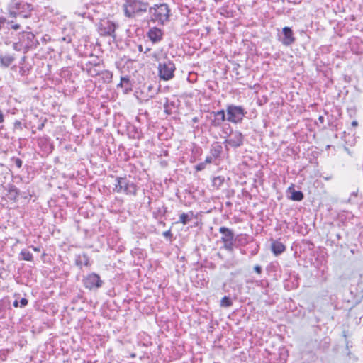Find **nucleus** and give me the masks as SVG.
Listing matches in <instances>:
<instances>
[{"label":"nucleus","instance_id":"b1692460","mask_svg":"<svg viewBox=\"0 0 363 363\" xmlns=\"http://www.w3.org/2000/svg\"><path fill=\"white\" fill-rule=\"evenodd\" d=\"M99 76L104 83H110L112 80L113 73L108 70H101Z\"/></svg>","mask_w":363,"mask_h":363},{"label":"nucleus","instance_id":"9d476101","mask_svg":"<svg viewBox=\"0 0 363 363\" xmlns=\"http://www.w3.org/2000/svg\"><path fill=\"white\" fill-rule=\"evenodd\" d=\"M243 142L244 135L242 133L238 130H232L229 134L228 138L225 140L224 144L226 149H228V145L233 148H238L243 145Z\"/></svg>","mask_w":363,"mask_h":363},{"label":"nucleus","instance_id":"39448f33","mask_svg":"<svg viewBox=\"0 0 363 363\" xmlns=\"http://www.w3.org/2000/svg\"><path fill=\"white\" fill-rule=\"evenodd\" d=\"M118 28V24L108 19L103 18L96 23V28L99 34L102 37L116 38V30Z\"/></svg>","mask_w":363,"mask_h":363},{"label":"nucleus","instance_id":"864d4df0","mask_svg":"<svg viewBox=\"0 0 363 363\" xmlns=\"http://www.w3.org/2000/svg\"><path fill=\"white\" fill-rule=\"evenodd\" d=\"M318 120H319V121L320 123H323L324 122V117L320 116H319Z\"/></svg>","mask_w":363,"mask_h":363},{"label":"nucleus","instance_id":"72a5a7b5","mask_svg":"<svg viewBox=\"0 0 363 363\" xmlns=\"http://www.w3.org/2000/svg\"><path fill=\"white\" fill-rule=\"evenodd\" d=\"M220 14L225 16V17H233V12L229 11L228 9V6H223L221 8Z\"/></svg>","mask_w":363,"mask_h":363},{"label":"nucleus","instance_id":"de8ad7c7","mask_svg":"<svg viewBox=\"0 0 363 363\" xmlns=\"http://www.w3.org/2000/svg\"><path fill=\"white\" fill-rule=\"evenodd\" d=\"M324 342H324V347H325V349H328V347H329V345H330V340H329V339H328V338H325V339H324Z\"/></svg>","mask_w":363,"mask_h":363},{"label":"nucleus","instance_id":"20e7f679","mask_svg":"<svg viewBox=\"0 0 363 363\" xmlns=\"http://www.w3.org/2000/svg\"><path fill=\"white\" fill-rule=\"evenodd\" d=\"M157 69L159 77L164 81H168L174 77L176 67L173 61L166 56L159 62Z\"/></svg>","mask_w":363,"mask_h":363},{"label":"nucleus","instance_id":"c03bdc74","mask_svg":"<svg viewBox=\"0 0 363 363\" xmlns=\"http://www.w3.org/2000/svg\"><path fill=\"white\" fill-rule=\"evenodd\" d=\"M150 56L155 61L160 60V55L158 52H154V53L151 54Z\"/></svg>","mask_w":363,"mask_h":363},{"label":"nucleus","instance_id":"dca6fc26","mask_svg":"<svg viewBox=\"0 0 363 363\" xmlns=\"http://www.w3.org/2000/svg\"><path fill=\"white\" fill-rule=\"evenodd\" d=\"M167 210L164 204H157L152 211L153 217L155 219H162L167 213Z\"/></svg>","mask_w":363,"mask_h":363},{"label":"nucleus","instance_id":"412c9836","mask_svg":"<svg viewBox=\"0 0 363 363\" xmlns=\"http://www.w3.org/2000/svg\"><path fill=\"white\" fill-rule=\"evenodd\" d=\"M196 218L197 216L194 214L192 211H189L188 213H182L179 216V220L178 223H181L183 225H186L192 218Z\"/></svg>","mask_w":363,"mask_h":363},{"label":"nucleus","instance_id":"8fccbe9b","mask_svg":"<svg viewBox=\"0 0 363 363\" xmlns=\"http://www.w3.org/2000/svg\"><path fill=\"white\" fill-rule=\"evenodd\" d=\"M351 125L355 128L358 125V122L357 121H353L351 123Z\"/></svg>","mask_w":363,"mask_h":363},{"label":"nucleus","instance_id":"2f4dec72","mask_svg":"<svg viewBox=\"0 0 363 363\" xmlns=\"http://www.w3.org/2000/svg\"><path fill=\"white\" fill-rule=\"evenodd\" d=\"M6 23L8 26H9V28H11L14 30H18L21 28V24L13 20L6 21Z\"/></svg>","mask_w":363,"mask_h":363},{"label":"nucleus","instance_id":"7ed1b4c3","mask_svg":"<svg viewBox=\"0 0 363 363\" xmlns=\"http://www.w3.org/2000/svg\"><path fill=\"white\" fill-rule=\"evenodd\" d=\"M33 9V5L26 1L13 2L9 6V15L13 18L21 16L23 18H27L30 16Z\"/></svg>","mask_w":363,"mask_h":363},{"label":"nucleus","instance_id":"ea45409f","mask_svg":"<svg viewBox=\"0 0 363 363\" xmlns=\"http://www.w3.org/2000/svg\"><path fill=\"white\" fill-rule=\"evenodd\" d=\"M205 167H206V164L203 162H201L195 167V169L196 171H201V170L204 169Z\"/></svg>","mask_w":363,"mask_h":363},{"label":"nucleus","instance_id":"f8f14e48","mask_svg":"<svg viewBox=\"0 0 363 363\" xmlns=\"http://www.w3.org/2000/svg\"><path fill=\"white\" fill-rule=\"evenodd\" d=\"M147 36L152 43H158L163 39L164 31L157 27H152L147 32Z\"/></svg>","mask_w":363,"mask_h":363},{"label":"nucleus","instance_id":"bb28decb","mask_svg":"<svg viewBox=\"0 0 363 363\" xmlns=\"http://www.w3.org/2000/svg\"><path fill=\"white\" fill-rule=\"evenodd\" d=\"M303 194L301 191L294 190L291 195V199L296 201H301L303 199Z\"/></svg>","mask_w":363,"mask_h":363},{"label":"nucleus","instance_id":"603ef678","mask_svg":"<svg viewBox=\"0 0 363 363\" xmlns=\"http://www.w3.org/2000/svg\"><path fill=\"white\" fill-rule=\"evenodd\" d=\"M335 237L337 238V240H340L341 239V235L340 233H336Z\"/></svg>","mask_w":363,"mask_h":363},{"label":"nucleus","instance_id":"0eeeda50","mask_svg":"<svg viewBox=\"0 0 363 363\" xmlns=\"http://www.w3.org/2000/svg\"><path fill=\"white\" fill-rule=\"evenodd\" d=\"M117 183L115 184L113 190L118 193L124 192L129 195H136L137 186L128 180L125 177H117Z\"/></svg>","mask_w":363,"mask_h":363},{"label":"nucleus","instance_id":"f704fd0d","mask_svg":"<svg viewBox=\"0 0 363 363\" xmlns=\"http://www.w3.org/2000/svg\"><path fill=\"white\" fill-rule=\"evenodd\" d=\"M13 48L15 50L21 51V50H26V48L23 46V44L21 43V40H18V42L13 43Z\"/></svg>","mask_w":363,"mask_h":363},{"label":"nucleus","instance_id":"052dcab7","mask_svg":"<svg viewBox=\"0 0 363 363\" xmlns=\"http://www.w3.org/2000/svg\"><path fill=\"white\" fill-rule=\"evenodd\" d=\"M193 121L196 122V121H197V118H194L193 119Z\"/></svg>","mask_w":363,"mask_h":363},{"label":"nucleus","instance_id":"f257e3e1","mask_svg":"<svg viewBox=\"0 0 363 363\" xmlns=\"http://www.w3.org/2000/svg\"><path fill=\"white\" fill-rule=\"evenodd\" d=\"M149 3L142 0H125L122 5L124 16L128 18H134L147 11Z\"/></svg>","mask_w":363,"mask_h":363},{"label":"nucleus","instance_id":"f3484780","mask_svg":"<svg viewBox=\"0 0 363 363\" xmlns=\"http://www.w3.org/2000/svg\"><path fill=\"white\" fill-rule=\"evenodd\" d=\"M75 264L80 268H82V266L90 267L91 263L89 257L85 253L77 255L75 257Z\"/></svg>","mask_w":363,"mask_h":363},{"label":"nucleus","instance_id":"a18cd8bd","mask_svg":"<svg viewBox=\"0 0 363 363\" xmlns=\"http://www.w3.org/2000/svg\"><path fill=\"white\" fill-rule=\"evenodd\" d=\"M254 270H255V272H256L259 274H260L262 273V267L259 266V265H255L254 267Z\"/></svg>","mask_w":363,"mask_h":363},{"label":"nucleus","instance_id":"6e6d98bb","mask_svg":"<svg viewBox=\"0 0 363 363\" xmlns=\"http://www.w3.org/2000/svg\"><path fill=\"white\" fill-rule=\"evenodd\" d=\"M331 178H332V177H331V176H329V177H323V179H324L325 180H326V181L330 180Z\"/></svg>","mask_w":363,"mask_h":363},{"label":"nucleus","instance_id":"9b49d317","mask_svg":"<svg viewBox=\"0 0 363 363\" xmlns=\"http://www.w3.org/2000/svg\"><path fill=\"white\" fill-rule=\"evenodd\" d=\"M18 40L26 50L36 48L38 42L35 35L31 32H22L18 34Z\"/></svg>","mask_w":363,"mask_h":363},{"label":"nucleus","instance_id":"c756f323","mask_svg":"<svg viewBox=\"0 0 363 363\" xmlns=\"http://www.w3.org/2000/svg\"><path fill=\"white\" fill-rule=\"evenodd\" d=\"M83 71L86 72L89 76L95 77L96 76H99L101 70L99 69L98 67H92Z\"/></svg>","mask_w":363,"mask_h":363},{"label":"nucleus","instance_id":"a211bd4d","mask_svg":"<svg viewBox=\"0 0 363 363\" xmlns=\"http://www.w3.org/2000/svg\"><path fill=\"white\" fill-rule=\"evenodd\" d=\"M15 60L16 57L13 55H0V67L7 68L15 61Z\"/></svg>","mask_w":363,"mask_h":363},{"label":"nucleus","instance_id":"ddd939ff","mask_svg":"<svg viewBox=\"0 0 363 363\" xmlns=\"http://www.w3.org/2000/svg\"><path fill=\"white\" fill-rule=\"evenodd\" d=\"M283 38L281 40L282 44L285 46H289L296 40L294 36L293 30L289 27H284L282 30Z\"/></svg>","mask_w":363,"mask_h":363},{"label":"nucleus","instance_id":"3c124183","mask_svg":"<svg viewBox=\"0 0 363 363\" xmlns=\"http://www.w3.org/2000/svg\"><path fill=\"white\" fill-rule=\"evenodd\" d=\"M26 56H23V57L21 58V61H20V64H21V65H23V64L24 63V62H25V60H26Z\"/></svg>","mask_w":363,"mask_h":363},{"label":"nucleus","instance_id":"69168bd1","mask_svg":"<svg viewBox=\"0 0 363 363\" xmlns=\"http://www.w3.org/2000/svg\"><path fill=\"white\" fill-rule=\"evenodd\" d=\"M13 2H16V1H15L16 0H13Z\"/></svg>","mask_w":363,"mask_h":363},{"label":"nucleus","instance_id":"6e6552de","mask_svg":"<svg viewBox=\"0 0 363 363\" xmlns=\"http://www.w3.org/2000/svg\"><path fill=\"white\" fill-rule=\"evenodd\" d=\"M218 231L222 235L220 240L223 243V248L228 252H233L234 242L235 241V234L233 230L225 226H221Z\"/></svg>","mask_w":363,"mask_h":363},{"label":"nucleus","instance_id":"58836bf2","mask_svg":"<svg viewBox=\"0 0 363 363\" xmlns=\"http://www.w3.org/2000/svg\"><path fill=\"white\" fill-rule=\"evenodd\" d=\"M14 125V128L15 129H18V130H21L23 129L22 123L19 121H16L14 122V125Z\"/></svg>","mask_w":363,"mask_h":363},{"label":"nucleus","instance_id":"6ab92c4d","mask_svg":"<svg viewBox=\"0 0 363 363\" xmlns=\"http://www.w3.org/2000/svg\"><path fill=\"white\" fill-rule=\"evenodd\" d=\"M271 249L274 255L278 256L286 250V247L282 242L276 240L272 243Z\"/></svg>","mask_w":363,"mask_h":363},{"label":"nucleus","instance_id":"0e129e2a","mask_svg":"<svg viewBox=\"0 0 363 363\" xmlns=\"http://www.w3.org/2000/svg\"><path fill=\"white\" fill-rule=\"evenodd\" d=\"M1 277V274H0V278Z\"/></svg>","mask_w":363,"mask_h":363},{"label":"nucleus","instance_id":"393cba45","mask_svg":"<svg viewBox=\"0 0 363 363\" xmlns=\"http://www.w3.org/2000/svg\"><path fill=\"white\" fill-rule=\"evenodd\" d=\"M21 259L26 261H33V257L32 253L26 249H23L21 251L20 255Z\"/></svg>","mask_w":363,"mask_h":363},{"label":"nucleus","instance_id":"7c9ffc66","mask_svg":"<svg viewBox=\"0 0 363 363\" xmlns=\"http://www.w3.org/2000/svg\"><path fill=\"white\" fill-rule=\"evenodd\" d=\"M223 182H224V178L220 176L214 177L212 181L213 186L216 188H219L220 186H221L223 185Z\"/></svg>","mask_w":363,"mask_h":363},{"label":"nucleus","instance_id":"e433bc0d","mask_svg":"<svg viewBox=\"0 0 363 363\" xmlns=\"http://www.w3.org/2000/svg\"><path fill=\"white\" fill-rule=\"evenodd\" d=\"M60 40L62 42H65L66 43H70L72 40V38L70 35H66L60 38Z\"/></svg>","mask_w":363,"mask_h":363},{"label":"nucleus","instance_id":"473e14b6","mask_svg":"<svg viewBox=\"0 0 363 363\" xmlns=\"http://www.w3.org/2000/svg\"><path fill=\"white\" fill-rule=\"evenodd\" d=\"M233 305V301L230 300V298L228 296H224L220 300V306L228 308Z\"/></svg>","mask_w":363,"mask_h":363},{"label":"nucleus","instance_id":"13d9d810","mask_svg":"<svg viewBox=\"0 0 363 363\" xmlns=\"http://www.w3.org/2000/svg\"><path fill=\"white\" fill-rule=\"evenodd\" d=\"M150 50H151V49H150V48H147L145 49V50L144 51V53H147V52H150Z\"/></svg>","mask_w":363,"mask_h":363},{"label":"nucleus","instance_id":"4c0bfd02","mask_svg":"<svg viewBox=\"0 0 363 363\" xmlns=\"http://www.w3.org/2000/svg\"><path fill=\"white\" fill-rule=\"evenodd\" d=\"M162 235L164 237H165L166 238H168V239H172V235H173L170 230L163 232Z\"/></svg>","mask_w":363,"mask_h":363},{"label":"nucleus","instance_id":"e2e57ef3","mask_svg":"<svg viewBox=\"0 0 363 363\" xmlns=\"http://www.w3.org/2000/svg\"><path fill=\"white\" fill-rule=\"evenodd\" d=\"M32 133L35 134V130H33V131H32Z\"/></svg>","mask_w":363,"mask_h":363},{"label":"nucleus","instance_id":"f03ea898","mask_svg":"<svg viewBox=\"0 0 363 363\" xmlns=\"http://www.w3.org/2000/svg\"><path fill=\"white\" fill-rule=\"evenodd\" d=\"M147 11L150 21L154 23L164 25L169 21L170 9L168 4L165 3L154 4L150 7L148 6Z\"/></svg>","mask_w":363,"mask_h":363},{"label":"nucleus","instance_id":"4468645a","mask_svg":"<svg viewBox=\"0 0 363 363\" xmlns=\"http://www.w3.org/2000/svg\"><path fill=\"white\" fill-rule=\"evenodd\" d=\"M211 115L213 116V118L211 121V125L213 127L220 126L227 118L224 110L213 111Z\"/></svg>","mask_w":363,"mask_h":363},{"label":"nucleus","instance_id":"a878e982","mask_svg":"<svg viewBox=\"0 0 363 363\" xmlns=\"http://www.w3.org/2000/svg\"><path fill=\"white\" fill-rule=\"evenodd\" d=\"M19 189L14 185H10L9 186V197L12 199H16L19 195Z\"/></svg>","mask_w":363,"mask_h":363},{"label":"nucleus","instance_id":"aec40b11","mask_svg":"<svg viewBox=\"0 0 363 363\" xmlns=\"http://www.w3.org/2000/svg\"><path fill=\"white\" fill-rule=\"evenodd\" d=\"M222 152H223V147L220 143L215 142L212 144L211 150H210V152H211V156L214 159H217V158L220 157Z\"/></svg>","mask_w":363,"mask_h":363},{"label":"nucleus","instance_id":"cd10ccee","mask_svg":"<svg viewBox=\"0 0 363 363\" xmlns=\"http://www.w3.org/2000/svg\"><path fill=\"white\" fill-rule=\"evenodd\" d=\"M44 9H45L44 13L45 15L55 16V15L58 14L57 9L53 6H51V5L46 6H45Z\"/></svg>","mask_w":363,"mask_h":363},{"label":"nucleus","instance_id":"a19ab883","mask_svg":"<svg viewBox=\"0 0 363 363\" xmlns=\"http://www.w3.org/2000/svg\"><path fill=\"white\" fill-rule=\"evenodd\" d=\"M4 121V116L2 111L0 109V130L4 128L3 123Z\"/></svg>","mask_w":363,"mask_h":363},{"label":"nucleus","instance_id":"423d86ee","mask_svg":"<svg viewBox=\"0 0 363 363\" xmlns=\"http://www.w3.org/2000/svg\"><path fill=\"white\" fill-rule=\"evenodd\" d=\"M226 113V120L235 124L240 123L247 114V111L242 106H236L233 104L227 106Z\"/></svg>","mask_w":363,"mask_h":363},{"label":"nucleus","instance_id":"4d7b16f0","mask_svg":"<svg viewBox=\"0 0 363 363\" xmlns=\"http://www.w3.org/2000/svg\"><path fill=\"white\" fill-rule=\"evenodd\" d=\"M33 249L34 251L35 252H39L40 251V248L39 247H33Z\"/></svg>","mask_w":363,"mask_h":363},{"label":"nucleus","instance_id":"c9c22d12","mask_svg":"<svg viewBox=\"0 0 363 363\" xmlns=\"http://www.w3.org/2000/svg\"><path fill=\"white\" fill-rule=\"evenodd\" d=\"M11 160L12 162H13L15 164L16 167L21 168L22 167L23 161L20 158L13 157H11Z\"/></svg>","mask_w":363,"mask_h":363},{"label":"nucleus","instance_id":"1a4fd4ad","mask_svg":"<svg viewBox=\"0 0 363 363\" xmlns=\"http://www.w3.org/2000/svg\"><path fill=\"white\" fill-rule=\"evenodd\" d=\"M82 283L86 289L96 291L102 286L104 281L98 274L92 272L83 277Z\"/></svg>","mask_w":363,"mask_h":363},{"label":"nucleus","instance_id":"37998d69","mask_svg":"<svg viewBox=\"0 0 363 363\" xmlns=\"http://www.w3.org/2000/svg\"><path fill=\"white\" fill-rule=\"evenodd\" d=\"M358 287L361 289L362 291H363V274L359 277Z\"/></svg>","mask_w":363,"mask_h":363},{"label":"nucleus","instance_id":"2eb2a0df","mask_svg":"<svg viewBox=\"0 0 363 363\" xmlns=\"http://www.w3.org/2000/svg\"><path fill=\"white\" fill-rule=\"evenodd\" d=\"M117 87H121L123 89V92L124 94H128V92L131 91L133 89V84L130 82V77L128 76L121 77V82L118 84Z\"/></svg>","mask_w":363,"mask_h":363},{"label":"nucleus","instance_id":"49530a36","mask_svg":"<svg viewBox=\"0 0 363 363\" xmlns=\"http://www.w3.org/2000/svg\"><path fill=\"white\" fill-rule=\"evenodd\" d=\"M213 157L212 156H208L206 157L205 161L203 162V163L206 165V164H210V163H212L213 162Z\"/></svg>","mask_w":363,"mask_h":363},{"label":"nucleus","instance_id":"5701e85b","mask_svg":"<svg viewBox=\"0 0 363 363\" xmlns=\"http://www.w3.org/2000/svg\"><path fill=\"white\" fill-rule=\"evenodd\" d=\"M11 69L13 71H16L18 69V75H20L21 77H25V76H28L30 73V67L25 65V66H20V67H17L16 65H13L12 67H11Z\"/></svg>","mask_w":363,"mask_h":363},{"label":"nucleus","instance_id":"09e8293b","mask_svg":"<svg viewBox=\"0 0 363 363\" xmlns=\"http://www.w3.org/2000/svg\"><path fill=\"white\" fill-rule=\"evenodd\" d=\"M6 22V19L4 16H0V27Z\"/></svg>","mask_w":363,"mask_h":363},{"label":"nucleus","instance_id":"5fc2aeb1","mask_svg":"<svg viewBox=\"0 0 363 363\" xmlns=\"http://www.w3.org/2000/svg\"><path fill=\"white\" fill-rule=\"evenodd\" d=\"M138 48V51L139 52H143V46L141 45H139Z\"/></svg>","mask_w":363,"mask_h":363},{"label":"nucleus","instance_id":"4be33fe9","mask_svg":"<svg viewBox=\"0 0 363 363\" xmlns=\"http://www.w3.org/2000/svg\"><path fill=\"white\" fill-rule=\"evenodd\" d=\"M101 65V60L98 57H95L92 60H89L84 65H82L81 68L83 70L90 69L92 67H99Z\"/></svg>","mask_w":363,"mask_h":363},{"label":"nucleus","instance_id":"79ce46f5","mask_svg":"<svg viewBox=\"0 0 363 363\" xmlns=\"http://www.w3.org/2000/svg\"><path fill=\"white\" fill-rule=\"evenodd\" d=\"M46 122H47V119L46 118H45L43 121H41L40 123L38 125V130H42L43 129V128L45 127V124Z\"/></svg>","mask_w":363,"mask_h":363},{"label":"nucleus","instance_id":"bf43d9fd","mask_svg":"<svg viewBox=\"0 0 363 363\" xmlns=\"http://www.w3.org/2000/svg\"><path fill=\"white\" fill-rule=\"evenodd\" d=\"M239 67H240V65L239 64H236V67L233 69V71L234 70H237Z\"/></svg>","mask_w":363,"mask_h":363},{"label":"nucleus","instance_id":"680f3d73","mask_svg":"<svg viewBox=\"0 0 363 363\" xmlns=\"http://www.w3.org/2000/svg\"><path fill=\"white\" fill-rule=\"evenodd\" d=\"M350 251H351V252H352V254H354V250H351Z\"/></svg>","mask_w":363,"mask_h":363},{"label":"nucleus","instance_id":"c85d7f7f","mask_svg":"<svg viewBox=\"0 0 363 363\" xmlns=\"http://www.w3.org/2000/svg\"><path fill=\"white\" fill-rule=\"evenodd\" d=\"M28 303V299H26V298H22L20 301L18 300H15L13 301V306L15 307V308H24L25 306H26Z\"/></svg>","mask_w":363,"mask_h":363}]
</instances>
